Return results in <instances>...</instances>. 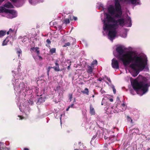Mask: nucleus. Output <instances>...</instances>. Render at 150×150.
<instances>
[{"label": "nucleus", "instance_id": "4c0bfd02", "mask_svg": "<svg viewBox=\"0 0 150 150\" xmlns=\"http://www.w3.org/2000/svg\"><path fill=\"white\" fill-rule=\"evenodd\" d=\"M39 58V59L40 60H42V58L39 55H38Z\"/></svg>", "mask_w": 150, "mask_h": 150}, {"label": "nucleus", "instance_id": "864d4df0", "mask_svg": "<svg viewBox=\"0 0 150 150\" xmlns=\"http://www.w3.org/2000/svg\"><path fill=\"white\" fill-rule=\"evenodd\" d=\"M74 102H75V101H76V100H75V98H74Z\"/></svg>", "mask_w": 150, "mask_h": 150}, {"label": "nucleus", "instance_id": "412c9836", "mask_svg": "<svg viewBox=\"0 0 150 150\" xmlns=\"http://www.w3.org/2000/svg\"><path fill=\"white\" fill-rule=\"evenodd\" d=\"M56 49L55 48H53L50 49V52L51 54H52L54 53H55L56 52Z\"/></svg>", "mask_w": 150, "mask_h": 150}, {"label": "nucleus", "instance_id": "c756f323", "mask_svg": "<svg viewBox=\"0 0 150 150\" xmlns=\"http://www.w3.org/2000/svg\"><path fill=\"white\" fill-rule=\"evenodd\" d=\"M52 67H49L47 71V74L48 75H49V72H50V69L52 68Z\"/></svg>", "mask_w": 150, "mask_h": 150}, {"label": "nucleus", "instance_id": "1a4fd4ad", "mask_svg": "<svg viewBox=\"0 0 150 150\" xmlns=\"http://www.w3.org/2000/svg\"><path fill=\"white\" fill-rule=\"evenodd\" d=\"M4 6L8 8H14V6L12 4L9 2L5 4L4 5Z\"/></svg>", "mask_w": 150, "mask_h": 150}, {"label": "nucleus", "instance_id": "37998d69", "mask_svg": "<svg viewBox=\"0 0 150 150\" xmlns=\"http://www.w3.org/2000/svg\"><path fill=\"white\" fill-rule=\"evenodd\" d=\"M24 150H29V149L28 148H24Z\"/></svg>", "mask_w": 150, "mask_h": 150}, {"label": "nucleus", "instance_id": "4be33fe9", "mask_svg": "<svg viewBox=\"0 0 150 150\" xmlns=\"http://www.w3.org/2000/svg\"><path fill=\"white\" fill-rule=\"evenodd\" d=\"M127 120H128V121H130L131 123H133V120L128 115L127 116Z\"/></svg>", "mask_w": 150, "mask_h": 150}, {"label": "nucleus", "instance_id": "c85d7f7f", "mask_svg": "<svg viewBox=\"0 0 150 150\" xmlns=\"http://www.w3.org/2000/svg\"><path fill=\"white\" fill-rule=\"evenodd\" d=\"M129 0L131 1V3L132 4H135L137 2V0Z\"/></svg>", "mask_w": 150, "mask_h": 150}, {"label": "nucleus", "instance_id": "a19ab883", "mask_svg": "<svg viewBox=\"0 0 150 150\" xmlns=\"http://www.w3.org/2000/svg\"><path fill=\"white\" fill-rule=\"evenodd\" d=\"M109 100L111 102H112L113 101V99L112 98H110Z\"/></svg>", "mask_w": 150, "mask_h": 150}, {"label": "nucleus", "instance_id": "09e8293b", "mask_svg": "<svg viewBox=\"0 0 150 150\" xmlns=\"http://www.w3.org/2000/svg\"><path fill=\"white\" fill-rule=\"evenodd\" d=\"M133 92H134V91L133 90L131 91V93H132L133 94Z\"/></svg>", "mask_w": 150, "mask_h": 150}, {"label": "nucleus", "instance_id": "6e6552de", "mask_svg": "<svg viewBox=\"0 0 150 150\" xmlns=\"http://www.w3.org/2000/svg\"><path fill=\"white\" fill-rule=\"evenodd\" d=\"M111 65L113 68L118 69L119 68V63L118 61L115 59L113 58L112 60Z\"/></svg>", "mask_w": 150, "mask_h": 150}, {"label": "nucleus", "instance_id": "b1692460", "mask_svg": "<svg viewBox=\"0 0 150 150\" xmlns=\"http://www.w3.org/2000/svg\"><path fill=\"white\" fill-rule=\"evenodd\" d=\"M38 101L39 102L42 103L44 102L45 100L42 97H40L38 98Z\"/></svg>", "mask_w": 150, "mask_h": 150}, {"label": "nucleus", "instance_id": "f704fd0d", "mask_svg": "<svg viewBox=\"0 0 150 150\" xmlns=\"http://www.w3.org/2000/svg\"><path fill=\"white\" fill-rule=\"evenodd\" d=\"M28 102L30 103L31 104V105H32L33 104V102L32 101H31L30 100H29V101H28Z\"/></svg>", "mask_w": 150, "mask_h": 150}, {"label": "nucleus", "instance_id": "6e6d98bb", "mask_svg": "<svg viewBox=\"0 0 150 150\" xmlns=\"http://www.w3.org/2000/svg\"><path fill=\"white\" fill-rule=\"evenodd\" d=\"M74 150H79L77 149H74Z\"/></svg>", "mask_w": 150, "mask_h": 150}, {"label": "nucleus", "instance_id": "9d476101", "mask_svg": "<svg viewBox=\"0 0 150 150\" xmlns=\"http://www.w3.org/2000/svg\"><path fill=\"white\" fill-rule=\"evenodd\" d=\"M93 67L94 66H92V65H88L87 69V72L90 74H91L93 72Z\"/></svg>", "mask_w": 150, "mask_h": 150}, {"label": "nucleus", "instance_id": "4d7b16f0", "mask_svg": "<svg viewBox=\"0 0 150 150\" xmlns=\"http://www.w3.org/2000/svg\"><path fill=\"white\" fill-rule=\"evenodd\" d=\"M122 107V109H124V108L123 107Z\"/></svg>", "mask_w": 150, "mask_h": 150}, {"label": "nucleus", "instance_id": "72a5a7b5", "mask_svg": "<svg viewBox=\"0 0 150 150\" xmlns=\"http://www.w3.org/2000/svg\"><path fill=\"white\" fill-rule=\"evenodd\" d=\"M11 2L13 3H16L17 1L18 0H10Z\"/></svg>", "mask_w": 150, "mask_h": 150}, {"label": "nucleus", "instance_id": "0eeeda50", "mask_svg": "<svg viewBox=\"0 0 150 150\" xmlns=\"http://www.w3.org/2000/svg\"><path fill=\"white\" fill-rule=\"evenodd\" d=\"M67 41L69 42L64 44L63 46L64 47H66L67 46H69L71 45H73L75 42V40L72 37H69L67 39Z\"/></svg>", "mask_w": 150, "mask_h": 150}, {"label": "nucleus", "instance_id": "c9c22d12", "mask_svg": "<svg viewBox=\"0 0 150 150\" xmlns=\"http://www.w3.org/2000/svg\"><path fill=\"white\" fill-rule=\"evenodd\" d=\"M18 117H19L20 118V119L22 120L24 118V117H22L20 115H18Z\"/></svg>", "mask_w": 150, "mask_h": 150}, {"label": "nucleus", "instance_id": "e2e57ef3", "mask_svg": "<svg viewBox=\"0 0 150 150\" xmlns=\"http://www.w3.org/2000/svg\"><path fill=\"white\" fill-rule=\"evenodd\" d=\"M101 105H103V104L102 103H101Z\"/></svg>", "mask_w": 150, "mask_h": 150}, {"label": "nucleus", "instance_id": "bf43d9fd", "mask_svg": "<svg viewBox=\"0 0 150 150\" xmlns=\"http://www.w3.org/2000/svg\"><path fill=\"white\" fill-rule=\"evenodd\" d=\"M104 138H105V139H106V137H105H105H104Z\"/></svg>", "mask_w": 150, "mask_h": 150}, {"label": "nucleus", "instance_id": "58836bf2", "mask_svg": "<svg viewBox=\"0 0 150 150\" xmlns=\"http://www.w3.org/2000/svg\"><path fill=\"white\" fill-rule=\"evenodd\" d=\"M74 104L73 103L71 104V105L69 106V107L70 108H73L74 106Z\"/></svg>", "mask_w": 150, "mask_h": 150}, {"label": "nucleus", "instance_id": "bb28decb", "mask_svg": "<svg viewBox=\"0 0 150 150\" xmlns=\"http://www.w3.org/2000/svg\"><path fill=\"white\" fill-rule=\"evenodd\" d=\"M16 53L17 54H22V51L20 49L18 50L16 52Z\"/></svg>", "mask_w": 150, "mask_h": 150}, {"label": "nucleus", "instance_id": "f8f14e48", "mask_svg": "<svg viewBox=\"0 0 150 150\" xmlns=\"http://www.w3.org/2000/svg\"><path fill=\"white\" fill-rule=\"evenodd\" d=\"M31 50L33 51H34L35 50V52H36L37 53V55H39L40 54V51L38 50L39 48L38 47H33L31 48Z\"/></svg>", "mask_w": 150, "mask_h": 150}, {"label": "nucleus", "instance_id": "ea45409f", "mask_svg": "<svg viewBox=\"0 0 150 150\" xmlns=\"http://www.w3.org/2000/svg\"><path fill=\"white\" fill-rule=\"evenodd\" d=\"M103 80V79H102V78H100L98 79V81H101Z\"/></svg>", "mask_w": 150, "mask_h": 150}, {"label": "nucleus", "instance_id": "cd10ccee", "mask_svg": "<svg viewBox=\"0 0 150 150\" xmlns=\"http://www.w3.org/2000/svg\"><path fill=\"white\" fill-rule=\"evenodd\" d=\"M0 150H10L9 149L6 147H4V148L1 147L0 148Z\"/></svg>", "mask_w": 150, "mask_h": 150}, {"label": "nucleus", "instance_id": "49530a36", "mask_svg": "<svg viewBox=\"0 0 150 150\" xmlns=\"http://www.w3.org/2000/svg\"><path fill=\"white\" fill-rule=\"evenodd\" d=\"M100 91L101 92V93H103V91L102 90V89L101 88V89L100 90Z\"/></svg>", "mask_w": 150, "mask_h": 150}, {"label": "nucleus", "instance_id": "2eb2a0df", "mask_svg": "<svg viewBox=\"0 0 150 150\" xmlns=\"http://www.w3.org/2000/svg\"><path fill=\"white\" fill-rule=\"evenodd\" d=\"M6 13H9L13 15L15 14L16 13V11L14 10L13 9L9 10L7 9V10H6Z\"/></svg>", "mask_w": 150, "mask_h": 150}, {"label": "nucleus", "instance_id": "2f4dec72", "mask_svg": "<svg viewBox=\"0 0 150 150\" xmlns=\"http://www.w3.org/2000/svg\"><path fill=\"white\" fill-rule=\"evenodd\" d=\"M112 90H113L114 93L115 94L116 92V89H115V87L114 86H113L112 87Z\"/></svg>", "mask_w": 150, "mask_h": 150}, {"label": "nucleus", "instance_id": "9b49d317", "mask_svg": "<svg viewBox=\"0 0 150 150\" xmlns=\"http://www.w3.org/2000/svg\"><path fill=\"white\" fill-rule=\"evenodd\" d=\"M90 113L91 115H94L95 113V110L91 104L90 105Z\"/></svg>", "mask_w": 150, "mask_h": 150}, {"label": "nucleus", "instance_id": "f03ea898", "mask_svg": "<svg viewBox=\"0 0 150 150\" xmlns=\"http://www.w3.org/2000/svg\"><path fill=\"white\" fill-rule=\"evenodd\" d=\"M111 16L108 14H106L107 20L103 21V29L104 30L112 29L116 30L119 25L122 26L125 25V20L124 18H119L116 20Z\"/></svg>", "mask_w": 150, "mask_h": 150}, {"label": "nucleus", "instance_id": "7c9ffc66", "mask_svg": "<svg viewBox=\"0 0 150 150\" xmlns=\"http://www.w3.org/2000/svg\"><path fill=\"white\" fill-rule=\"evenodd\" d=\"M121 107H123L124 108V109H122V110H125V109H126V107H125V105L124 104V103L122 104L121 105Z\"/></svg>", "mask_w": 150, "mask_h": 150}, {"label": "nucleus", "instance_id": "680f3d73", "mask_svg": "<svg viewBox=\"0 0 150 150\" xmlns=\"http://www.w3.org/2000/svg\"><path fill=\"white\" fill-rule=\"evenodd\" d=\"M92 97H94V95H93Z\"/></svg>", "mask_w": 150, "mask_h": 150}, {"label": "nucleus", "instance_id": "ddd939ff", "mask_svg": "<svg viewBox=\"0 0 150 150\" xmlns=\"http://www.w3.org/2000/svg\"><path fill=\"white\" fill-rule=\"evenodd\" d=\"M55 64L56 65V67H52V68H53L55 71H60L59 67V64L57 63V62H56L55 63Z\"/></svg>", "mask_w": 150, "mask_h": 150}, {"label": "nucleus", "instance_id": "a878e982", "mask_svg": "<svg viewBox=\"0 0 150 150\" xmlns=\"http://www.w3.org/2000/svg\"><path fill=\"white\" fill-rule=\"evenodd\" d=\"M72 94L69 93V99L70 100V101H71L72 98Z\"/></svg>", "mask_w": 150, "mask_h": 150}, {"label": "nucleus", "instance_id": "4468645a", "mask_svg": "<svg viewBox=\"0 0 150 150\" xmlns=\"http://www.w3.org/2000/svg\"><path fill=\"white\" fill-rule=\"evenodd\" d=\"M70 19L71 20H73V19H72L71 18V17L70 16L69 18H66L64 19L63 21V23H64L65 24H67L70 23Z\"/></svg>", "mask_w": 150, "mask_h": 150}, {"label": "nucleus", "instance_id": "7ed1b4c3", "mask_svg": "<svg viewBox=\"0 0 150 150\" xmlns=\"http://www.w3.org/2000/svg\"><path fill=\"white\" fill-rule=\"evenodd\" d=\"M108 13L113 16L115 15V17L117 18H121L122 12L121 6L120 2L118 0H115V8L111 6L109 7L108 9Z\"/></svg>", "mask_w": 150, "mask_h": 150}, {"label": "nucleus", "instance_id": "f3484780", "mask_svg": "<svg viewBox=\"0 0 150 150\" xmlns=\"http://www.w3.org/2000/svg\"><path fill=\"white\" fill-rule=\"evenodd\" d=\"M46 42L47 44H46L45 45L46 47L50 49V45L51 43V42L50 40L49 39H47L46 40Z\"/></svg>", "mask_w": 150, "mask_h": 150}, {"label": "nucleus", "instance_id": "5fc2aeb1", "mask_svg": "<svg viewBox=\"0 0 150 150\" xmlns=\"http://www.w3.org/2000/svg\"><path fill=\"white\" fill-rule=\"evenodd\" d=\"M39 88H36V90H39Z\"/></svg>", "mask_w": 150, "mask_h": 150}, {"label": "nucleus", "instance_id": "a18cd8bd", "mask_svg": "<svg viewBox=\"0 0 150 150\" xmlns=\"http://www.w3.org/2000/svg\"><path fill=\"white\" fill-rule=\"evenodd\" d=\"M70 66H68L67 69L68 70H69L70 69Z\"/></svg>", "mask_w": 150, "mask_h": 150}, {"label": "nucleus", "instance_id": "de8ad7c7", "mask_svg": "<svg viewBox=\"0 0 150 150\" xmlns=\"http://www.w3.org/2000/svg\"><path fill=\"white\" fill-rule=\"evenodd\" d=\"M4 144V143L3 142H0V145H3Z\"/></svg>", "mask_w": 150, "mask_h": 150}, {"label": "nucleus", "instance_id": "20e7f679", "mask_svg": "<svg viewBox=\"0 0 150 150\" xmlns=\"http://www.w3.org/2000/svg\"><path fill=\"white\" fill-rule=\"evenodd\" d=\"M131 84L133 88L135 91L141 89L144 93H146L148 91L149 87L148 84L143 81L139 82L137 79H135L131 82Z\"/></svg>", "mask_w": 150, "mask_h": 150}, {"label": "nucleus", "instance_id": "dca6fc26", "mask_svg": "<svg viewBox=\"0 0 150 150\" xmlns=\"http://www.w3.org/2000/svg\"><path fill=\"white\" fill-rule=\"evenodd\" d=\"M9 38H6L5 40H4L2 43V46H4L6 45L7 44L8 42L9 41Z\"/></svg>", "mask_w": 150, "mask_h": 150}, {"label": "nucleus", "instance_id": "e433bc0d", "mask_svg": "<svg viewBox=\"0 0 150 150\" xmlns=\"http://www.w3.org/2000/svg\"><path fill=\"white\" fill-rule=\"evenodd\" d=\"M73 19H74V21H76L77 20V18L76 17L73 16Z\"/></svg>", "mask_w": 150, "mask_h": 150}, {"label": "nucleus", "instance_id": "5701e85b", "mask_svg": "<svg viewBox=\"0 0 150 150\" xmlns=\"http://www.w3.org/2000/svg\"><path fill=\"white\" fill-rule=\"evenodd\" d=\"M103 78V79L105 78L110 83H111L110 79L109 77H108L106 76H104V77Z\"/></svg>", "mask_w": 150, "mask_h": 150}, {"label": "nucleus", "instance_id": "3c124183", "mask_svg": "<svg viewBox=\"0 0 150 150\" xmlns=\"http://www.w3.org/2000/svg\"><path fill=\"white\" fill-rule=\"evenodd\" d=\"M5 0H0V2H2Z\"/></svg>", "mask_w": 150, "mask_h": 150}, {"label": "nucleus", "instance_id": "c03bdc74", "mask_svg": "<svg viewBox=\"0 0 150 150\" xmlns=\"http://www.w3.org/2000/svg\"><path fill=\"white\" fill-rule=\"evenodd\" d=\"M70 108L68 106V108L66 109V111H68L69 110V109Z\"/></svg>", "mask_w": 150, "mask_h": 150}, {"label": "nucleus", "instance_id": "393cba45", "mask_svg": "<svg viewBox=\"0 0 150 150\" xmlns=\"http://www.w3.org/2000/svg\"><path fill=\"white\" fill-rule=\"evenodd\" d=\"M97 64V61L96 60H94L91 63V65L92 66H93V65L94 64Z\"/></svg>", "mask_w": 150, "mask_h": 150}, {"label": "nucleus", "instance_id": "8fccbe9b", "mask_svg": "<svg viewBox=\"0 0 150 150\" xmlns=\"http://www.w3.org/2000/svg\"><path fill=\"white\" fill-rule=\"evenodd\" d=\"M10 32L9 30L7 32V34L8 35L9 34V32Z\"/></svg>", "mask_w": 150, "mask_h": 150}, {"label": "nucleus", "instance_id": "052dcab7", "mask_svg": "<svg viewBox=\"0 0 150 150\" xmlns=\"http://www.w3.org/2000/svg\"><path fill=\"white\" fill-rule=\"evenodd\" d=\"M104 138H105V139H106V137H105H105H104Z\"/></svg>", "mask_w": 150, "mask_h": 150}, {"label": "nucleus", "instance_id": "79ce46f5", "mask_svg": "<svg viewBox=\"0 0 150 150\" xmlns=\"http://www.w3.org/2000/svg\"><path fill=\"white\" fill-rule=\"evenodd\" d=\"M9 31L10 32H13V30L11 29L10 28L9 30Z\"/></svg>", "mask_w": 150, "mask_h": 150}, {"label": "nucleus", "instance_id": "f257e3e1", "mask_svg": "<svg viewBox=\"0 0 150 150\" xmlns=\"http://www.w3.org/2000/svg\"><path fill=\"white\" fill-rule=\"evenodd\" d=\"M128 60H124L123 64L126 66L129 64L130 67L133 70L134 72H132V74L134 77L137 76L139 73V71H142L145 68L146 64L144 62L143 59L141 56L135 55L133 57L129 56Z\"/></svg>", "mask_w": 150, "mask_h": 150}, {"label": "nucleus", "instance_id": "6ab92c4d", "mask_svg": "<svg viewBox=\"0 0 150 150\" xmlns=\"http://www.w3.org/2000/svg\"><path fill=\"white\" fill-rule=\"evenodd\" d=\"M7 10L3 7L0 6V13L5 12L6 13V10Z\"/></svg>", "mask_w": 150, "mask_h": 150}, {"label": "nucleus", "instance_id": "473e14b6", "mask_svg": "<svg viewBox=\"0 0 150 150\" xmlns=\"http://www.w3.org/2000/svg\"><path fill=\"white\" fill-rule=\"evenodd\" d=\"M128 21L129 22V23L131 24L129 26L130 27L131 26V18H129L128 19Z\"/></svg>", "mask_w": 150, "mask_h": 150}, {"label": "nucleus", "instance_id": "13d9d810", "mask_svg": "<svg viewBox=\"0 0 150 150\" xmlns=\"http://www.w3.org/2000/svg\"><path fill=\"white\" fill-rule=\"evenodd\" d=\"M29 2L30 3H31V2L30 0H29Z\"/></svg>", "mask_w": 150, "mask_h": 150}, {"label": "nucleus", "instance_id": "603ef678", "mask_svg": "<svg viewBox=\"0 0 150 150\" xmlns=\"http://www.w3.org/2000/svg\"><path fill=\"white\" fill-rule=\"evenodd\" d=\"M18 54V57L19 58L20 57V54Z\"/></svg>", "mask_w": 150, "mask_h": 150}, {"label": "nucleus", "instance_id": "0e129e2a", "mask_svg": "<svg viewBox=\"0 0 150 150\" xmlns=\"http://www.w3.org/2000/svg\"><path fill=\"white\" fill-rule=\"evenodd\" d=\"M106 83H108V82H106Z\"/></svg>", "mask_w": 150, "mask_h": 150}, {"label": "nucleus", "instance_id": "a211bd4d", "mask_svg": "<svg viewBox=\"0 0 150 150\" xmlns=\"http://www.w3.org/2000/svg\"><path fill=\"white\" fill-rule=\"evenodd\" d=\"M81 92L83 94H86V95H89V91L88 89L87 88H85L84 91H81Z\"/></svg>", "mask_w": 150, "mask_h": 150}, {"label": "nucleus", "instance_id": "423d86ee", "mask_svg": "<svg viewBox=\"0 0 150 150\" xmlns=\"http://www.w3.org/2000/svg\"><path fill=\"white\" fill-rule=\"evenodd\" d=\"M116 30L115 29H112L108 30L109 31L108 35L109 37V39L112 41L115 38L117 34Z\"/></svg>", "mask_w": 150, "mask_h": 150}, {"label": "nucleus", "instance_id": "39448f33", "mask_svg": "<svg viewBox=\"0 0 150 150\" xmlns=\"http://www.w3.org/2000/svg\"><path fill=\"white\" fill-rule=\"evenodd\" d=\"M116 50L117 52L119 54V55L117 56V59L120 61H122L123 63V60H128L129 59V56H131L132 57H133L135 56V55H133V52H130L126 54H122L123 53L124 51L122 47L121 46H119L117 47L116 49Z\"/></svg>", "mask_w": 150, "mask_h": 150}, {"label": "nucleus", "instance_id": "aec40b11", "mask_svg": "<svg viewBox=\"0 0 150 150\" xmlns=\"http://www.w3.org/2000/svg\"><path fill=\"white\" fill-rule=\"evenodd\" d=\"M6 34V31L5 30H0V37H1L5 35Z\"/></svg>", "mask_w": 150, "mask_h": 150}]
</instances>
